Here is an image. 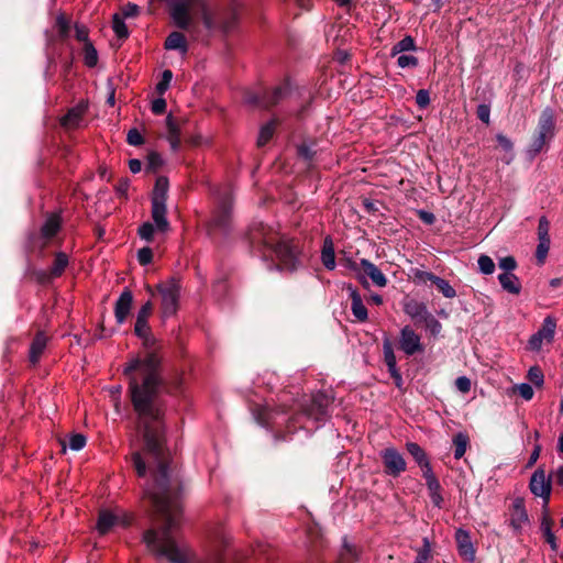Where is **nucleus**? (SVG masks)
Returning a JSON list of instances; mask_svg holds the SVG:
<instances>
[{
  "instance_id": "1",
  "label": "nucleus",
  "mask_w": 563,
  "mask_h": 563,
  "mask_svg": "<svg viewBox=\"0 0 563 563\" xmlns=\"http://www.w3.org/2000/svg\"><path fill=\"white\" fill-rule=\"evenodd\" d=\"M555 135V115L553 109L545 108L539 118L537 130L529 145L528 153L531 157L540 154Z\"/></svg>"
},
{
  "instance_id": "2",
  "label": "nucleus",
  "mask_w": 563,
  "mask_h": 563,
  "mask_svg": "<svg viewBox=\"0 0 563 563\" xmlns=\"http://www.w3.org/2000/svg\"><path fill=\"white\" fill-rule=\"evenodd\" d=\"M333 396L324 391L313 394L310 400L301 406L302 413L317 422H323L331 417Z\"/></svg>"
},
{
  "instance_id": "3",
  "label": "nucleus",
  "mask_w": 563,
  "mask_h": 563,
  "mask_svg": "<svg viewBox=\"0 0 563 563\" xmlns=\"http://www.w3.org/2000/svg\"><path fill=\"white\" fill-rule=\"evenodd\" d=\"M268 269L294 271L298 264V249H261Z\"/></svg>"
},
{
  "instance_id": "4",
  "label": "nucleus",
  "mask_w": 563,
  "mask_h": 563,
  "mask_svg": "<svg viewBox=\"0 0 563 563\" xmlns=\"http://www.w3.org/2000/svg\"><path fill=\"white\" fill-rule=\"evenodd\" d=\"M180 280L173 277L157 285V290L162 296V312L164 317L174 316L178 310L180 297Z\"/></svg>"
},
{
  "instance_id": "5",
  "label": "nucleus",
  "mask_w": 563,
  "mask_h": 563,
  "mask_svg": "<svg viewBox=\"0 0 563 563\" xmlns=\"http://www.w3.org/2000/svg\"><path fill=\"white\" fill-rule=\"evenodd\" d=\"M202 0H165L169 8V15L174 24L180 30H189L194 19L191 9Z\"/></svg>"
},
{
  "instance_id": "6",
  "label": "nucleus",
  "mask_w": 563,
  "mask_h": 563,
  "mask_svg": "<svg viewBox=\"0 0 563 563\" xmlns=\"http://www.w3.org/2000/svg\"><path fill=\"white\" fill-rule=\"evenodd\" d=\"M132 516L122 509H102L99 511L96 528L100 534L104 536L114 527H129L132 523Z\"/></svg>"
},
{
  "instance_id": "7",
  "label": "nucleus",
  "mask_w": 563,
  "mask_h": 563,
  "mask_svg": "<svg viewBox=\"0 0 563 563\" xmlns=\"http://www.w3.org/2000/svg\"><path fill=\"white\" fill-rule=\"evenodd\" d=\"M63 211L56 210L45 212L43 216V222L40 227V236L45 242L59 241V235L63 232Z\"/></svg>"
},
{
  "instance_id": "8",
  "label": "nucleus",
  "mask_w": 563,
  "mask_h": 563,
  "mask_svg": "<svg viewBox=\"0 0 563 563\" xmlns=\"http://www.w3.org/2000/svg\"><path fill=\"white\" fill-rule=\"evenodd\" d=\"M529 489L534 496L542 498V510L549 509L552 490L551 476L547 477L542 467L537 468L531 475Z\"/></svg>"
},
{
  "instance_id": "9",
  "label": "nucleus",
  "mask_w": 563,
  "mask_h": 563,
  "mask_svg": "<svg viewBox=\"0 0 563 563\" xmlns=\"http://www.w3.org/2000/svg\"><path fill=\"white\" fill-rule=\"evenodd\" d=\"M384 472L391 477H398L407 470L404 456L395 448H386L380 452Z\"/></svg>"
},
{
  "instance_id": "10",
  "label": "nucleus",
  "mask_w": 563,
  "mask_h": 563,
  "mask_svg": "<svg viewBox=\"0 0 563 563\" xmlns=\"http://www.w3.org/2000/svg\"><path fill=\"white\" fill-rule=\"evenodd\" d=\"M398 346L407 356H412L424 351L420 335L409 325L401 329Z\"/></svg>"
},
{
  "instance_id": "11",
  "label": "nucleus",
  "mask_w": 563,
  "mask_h": 563,
  "mask_svg": "<svg viewBox=\"0 0 563 563\" xmlns=\"http://www.w3.org/2000/svg\"><path fill=\"white\" fill-rule=\"evenodd\" d=\"M247 242L253 246H282L275 244L271 230L262 222H254L246 232Z\"/></svg>"
},
{
  "instance_id": "12",
  "label": "nucleus",
  "mask_w": 563,
  "mask_h": 563,
  "mask_svg": "<svg viewBox=\"0 0 563 563\" xmlns=\"http://www.w3.org/2000/svg\"><path fill=\"white\" fill-rule=\"evenodd\" d=\"M153 311V303L152 301H146L139 310L136 316V321L134 325V333L141 338L144 339L145 344H148V341L151 339V328L148 325V317L152 314Z\"/></svg>"
},
{
  "instance_id": "13",
  "label": "nucleus",
  "mask_w": 563,
  "mask_h": 563,
  "mask_svg": "<svg viewBox=\"0 0 563 563\" xmlns=\"http://www.w3.org/2000/svg\"><path fill=\"white\" fill-rule=\"evenodd\" d=\"M455 542L457 547L459 555L466 562L473 563L475 561V548L471 540L468 531L459 528L455 531Z\"/></svg>"
},
{
  "instance_id": "14",
  "label": "nucleus",
  "mask_w": 563,
  "mask_h": 563,
  "mask_svg": "<svg viewBox=\"0 0 563 563\" xmlns=\"http://www.w3.org/2000/svg\"><path fill=\"white\" fill-rule=\"evenodd\" d=\"M510 511V527L516 533H519L522 526L528 522L529 517L525 506V499L517 497L514 499Z\"/></svg>"
},
{
  "instance_id": "15",
  "label": "nucleus",
  "mask_w": 563,
  "mask_h": 563,
  "mask_svg": "<svg viewBox=\"0 0 563 563\" xmlns=\"http://www.w3.org/2000/svg\"><path fill=\"white\" fill-rule=\"evenodd\" d=\"M196 5L200 9L201 20L207 30L212 31L217 27H220L224 32H229L233 27L235 20L234 16L230 21H225L219 24L214 14L210 11L206 0L198 2Z\"/></svg>"
},
{
  "instance_id": "16",
  "label": "nucleus",
  "mask_w": 563,
  "mask_h": 563,
  "mask_svg": "<svg viewBox=\"0 0 563 563\" xmlns=\"http://www.w3.org/2000/svg\"><path fill=\"white\" fill-rule=\"evenodd\" d=\"M88 110V102L81 100L75 107L70 108L67 113L60 118V125L65 129H77Z\"/></svg>"
},
{
  "instance_id": "17",
  "label": "nucleus",
  "mask_w": 563,
  "mask_h": 563,
  "mask_svg": "<svg viewBox=\"0 0 563 563\" xmlns=\"http://www.w3.org/2000/svg\"><path fill=\"white\" fill-rule=\"evenodd\" d=\"M48 340L49 338L44 331L40 330L35 333L29 350V362L32 366H36L40 363Z\"/></svg>"
},
{
  "instance_id": "18",
  "label": "nucleus",
  "mask_w": 563,
  "mask_h": 563,
  "mask_svg": "<svg viewBox=\"0 0 563 563\" xmlns=\"http://www.w3.org/2000/svg\"><path fill=\"white\" fill-rule=\"evenodd\" d=\"M133 303V294L129 288H124L114 305V317L119 324H122L130 314Z\"/></svg>"
},
{
  "instance_id": "19",
  "label": "nucleus",
  "mask_w": 563,
  "mask_h": 563,
  "mask_svg": "<svg viewBox=\"0 0 563 563\" xmlns=\"http://www.w3.org/2000/svg\"><path fill=\"white\" fill-rule=\"evenodd\" d=\"M232 207L229 202H223L218 210L213 213L209 228L210 230L219 229L221 231L228 230L231 223Z\"/></svg>"
},
{
  "instance_id": "20",
  "label": "nucleus",
  "mask_w": 563,
  "mask_h": 563,
  "mask_svg": "<svg viewBox=\"0 0 563 563\" xmlns=\"http://www.w3.org/2000/svg\"><path fill=\"white\" fill-rule=\"evenodd\" d=\"M290 92V85L285 81L280 86L275 87L272 91L263 92V109H269L278 104L284 100Z\"/></svg>"
},
{
  "instance_id": "21",
  "label": "nucleus",
  "mask_w": 563,
  "mask_h": 563,
  "mask_svg": "<svg viewBox=\"0 0 563 563\" xmlns=\"http://www.w3.org/2000/svg\"><path fill=\"white\" fill-rule=\"evenodd\" d=\"M553 525H554V521L549 514V509L542 510L540 530L543 534L544 541L550 544L551 550L553 552H556L559 549V544L556 542V537L552 531Z\"/></svg>"
},
{
  "instance_id": "22",
  "label": "nucleus",
  "mask_w": 563,
  "mask_h": 563,
  "mask_svg": "<svg viewBox=\"0 0 563 563\" xmlns=\"http://www.w3.org/2000/svg\"><path fill=\"white\" fill-rule=\"evenodd\" d=\"M349 290H350V296L352 299L351 310H352L353 316L356 318V320H358L361 322L366 321L367 317H368L367 308L363 303L361 295L352 286H349Z\"/></svg>"
},
{
  "instance_id": "23",
  "label": "nucleus",
  "mask_w": 563,
  "mask_h": 563,
  "mask_svg": "<svg viewBox=\"0 0 563 563\" xmlns=\"http://www.w3.org/2000/svg\"><path fill=\"white\" fill-rule=\"evenodd\" d=\"M164 48L167 51H179L181 54L188 52L186 36L178 31L172 32L164 42Z\"/></svg>"
},
{
  "instance_id": "24",
  "label": "nucleus",
  "mask_w": 563,
  "mask_h": 563,
  "mask_svg": "<svg viewBox=\"0 0 563 563\" xmlns=\"http://www.w3.org/2000/svg\"><path fill=\"white\" fill-rule=\"evenodd\" d=\"M166 126H167V140L170 144V147L174 152H177L180 147V128L178 122L174 119L172 114H168L166 118Z\"/></svg>"
},
{
  "instance_id": "25",
  "label": "nucleus",
  "mask_w": 563,
  "mask_h": 563,
  "mask_svg": "<svg viewBox=\"0 0 563 563\" xmlns=\"http://www.w3.org/2000/svg\"><path fill=\"white\" fill-rule=\"evenodd\" d=\"M152 219L157 231L165 232L168 229L165 203L152 202Z\"/></svg>"
},
{
  "instance_id": "26",
  "label": "nucleus",
  "mask_w": 563,
  "mask_h": 563,
  "mask_svg": "<svg viewBox=\"0 0 563 563\" xmlns=\"http://www.w3.org/2000/svg\"><path fill=\"white\" fill-rule=\"evenodd\" d=\"M361 265L363 267L365 275L368 276L376 286H386L387 278L376 265H374L367 260H362Z\"/></svg>"
},
{
  "instance_id": "27",
  "label": "nucleus",
  "mask_w": 563,
  "mask_h": 563,
  "mask_svg": "<svg viewBox=\"0 0 563 563\" xmlns=\"http://www.w3.org/2000/svg\"><path fill=\"white\" fill-rule=\"evenodd\" d=\"M498 280L504 290L512 295H519L521 291V283L519 278L512 273H501L498 275Z\"/></svg>"
},
{
  "instance_id": "28",
  "label": "nucleus",
  "mask_w": 563,
  "mask_h": 563,
  "mask_svg": "<svg viewBox=\"0 0 563 563\" xmlns=\"http://www.w3.org/2000/svg\"><path fill=\"white\" fill-rule=\"evenodd\" d=\"M168 187H169V183H168L167 177H165V176L157 177V179L155 181L154 189H153L152 202L166 205Z\"/></svg>"
},
{
  "instance_id": "29",
  "label": "nucleus",
  "mask_w": 563,
  "mask_h": 563,
  "mask_svg": "<svg viewBox=\"0 0 563 563\" xmlns=\"http://www.w3.org/2000/svg\"><path fill=\"white\" fill-rule=\"evenodd\" d=\"M69 260L68 255L64 252H56L54 254V261L52 266L48 268L51 272V276L58 278L60 277L66 267L68 266Z\"/></svg>"
},
{
  "instance_id": "30",
  "label": "nucleus",
  "mask_w": 563,
  "mask_h": 563,
  "mask_svg": "<svg viewBox=\"0 0 563 563\" xmlns=\"http://www.w3.org/2000/svg\"><path fill=\"white\" fill-rule=\"evenodd\" d=\"M426 485H427L429 497L431 499L432 505L434 507L441 509L444 504V498L442 496V486H441L439 479L430 481L429 483H426Z\"/></svg>"
},
{
  "instance_id": "31",
  "label": "nucleus",
  "mask_w": 563,
  "mask_h": 563,
  "mask_svg": "<svg viewBox=\"0 0 563 563\" xmlns=\"http://www.w3.org/2000/svg\"><path fill=\"white\" fill-rule=\"evenodd\" d=\"M452 442L454 446V459H462L470 446V437L464 432H459L454 434Z\"/></svg>"
},
{
  "instance_id": "32",
  "label": "nucleus",
  "mask_w": 563,
  "mask_h": 563,
  "mask_svg": "<svg viewBox=\"0 0 563 563\" xmlns=\"http://www.w3.org/2000/svg\"><path fill=\"white\" fill-rule=\"evenodd\" d=\"M556 329V320L553 317L548 316L539 329L538 333L541 335L547 342H552L554 339Z\"/></svg>"
},
{
  "instance_id": "33",
  "label": "nucleus",
  "mask_w": 563,
  "mask_h": 563,
  "mask_svg": "<svg viewBox=\"0 0 563 563\" xmlns=\"http://www.w3.org/2000/svg\"><path fill=\"white\" fill-rule=\"evenodd\" d=\"M384 361L388 368V372H395L397 367V361L394 353L393 344L388 339L383 342Z\"/></svg>"
},
{
  "instance_id": "34",
  "label": "nucleus",
  "mask_w": 563,
  "mask_h": 563,
  "mask_svg": "<svg viewBox=\"0 0 563 563\" xmlns=\"http://www.w3.org/2000/svg\"><path fill=\"white\" fill-rule=\"evenodd\" d=\"M406 449L419 466L429 462L426 451L416 442H407Z\"/></svg>"
},
{
  "instance_id": "35",
  "label": "nucleus",
  "mask_w": 563,
  "mask_h": 563,
  "mask_svg": "<svg viewBox=\"0 0 563 563\" xmlns=\"http://www.w3.org/2000/svg\"><path fill=\"white\" fill-rule=\"evenodd\" d=\"M361 206L363 207L364 211L371 216L382 214V210L385 209V206L382 201L373 200L367 197L361 198Z\"/></svg>"
},
{
  "instance_id": "36",
  "label": "nucleus",
  "mask_w": 563,
  "mask_h": 563,
  "mask_svg": "<svg viewBox=\"0 0 563 563\" xmlns=\"http://www.w3.org/2000/svg\"><path fill=\"white\" fill-rule=\"evenodd\" d=\"M276 125H277V121L272 120L261 128L258 139H257L258 146H264L269 142V140L274 135Z\"/></svg>"
},
{
  "instance_id": "37",
  "label": "nucleus",
  "mask_w": 563,
  "mask_h": 563,
  "mask_svg": "<svg viewBox=\"0 0 563 563\" xmlns=\"http://www.w3.org/2000/svg\"><path fill=\"white\" fill-rule=\"evenodd\" d=\"M112 29L119 40H126L129 37V30L124 23V19L120 13H115L112 16Z\"/></svg>"
},
{
  "instance_id": "38",
  "label": "nucleus",
  "mask_w": 563,
  "mask_h": 563,
  "mask_svg": "<svg viewBox=\"0 0 563 563\" xmlns=\"http://www.w3.org/2000/svg\"><path fill=\"white\" fill-rule=\"evenodd\" d=\"M416 43L412 36L406 35L402 40L397 42L391 48V56H396L402 52L415 51Z\"/></svg>"
},
{
  "instance_id": "39",
  "label": "nucleus",
  "mask_w": 563,
  "mask_h": 563,
  "mask_svg": "<svg viewBox=\"0 0 563 563\" xmlns=\"http://www.w3.org/2000/svg\"><path fill=\"white\" fill-rule=\"evenodd\" d=\"M357 559L358 555L356 549L344 541L343 548L338 559V563H354L357 561Z\"/></svg>"
},
{
  "instance_id": "40",
  "label": "nucleus",
  "mask_w": 563,
  "mask_h": 563,
  "mask_svg": "<svg viewBox=\"0 0 563 563\" xmlns=\"http://www.w3.org/2000/svg\"><path fill=\"white\" fill-rule=\"evenodd\" d=\"M549 230H550L549 221L547 220L545 217H541L539 220V225H538V238H539L538 246H549V244H550Z\"/></svg>"
},
{
  "instance_id": "41",
  "label": "nucleus",
  "mask_w": 563,
  "mask_h": 563,
  "mask_svg": "<svg viewBox=\"0 0 563 563\" xmlns=\"http://www.w3.org/2000/svg\"><path fill=\"white\" fill-rule=\"evenodd\" d=\"M84 62L89 68L95 67L98 63V53L91 42H87L84 45Z\"/></svg>"
},
{
  "instance_id": "42",
  "label": "nucleus",
  "mask_w": 563,
  "mask_h": 563,
  "mask_svg": "<svg viewBox=\"0 0 563 563\" xmlns=\"http://www.w3.org/2000/svg\"><path fill=\"white\" fill-rule=\"evenodd\" d=\"M287 412H288V407L284 404L275 406V407L266 405L263 408L262 420L264 423H268L269 420L274 419L275 415L287 413Z\"/></svg>"
},
{
  "instance_id": "43",
  "label": "nucleus",
  "mask_w": 563,
  "mask_h": 563,
  "mask_svg": "<svg viewBox=\"0 0 563 563\" xmlns=\"http://www.w3.org/2000/svg\"><path fill=\"white\" fill-rule=\"evenodd\" d=\"M163 158L157 152H150L146 157L145 169L150 173H157L159 168L163 166Z\"/></svg>"
},
{
  "instance_id": "44",
  "label": "nucleus",
  "mask_w": 563,
  "mask_h": 563,
  "mask_svg": "<svg viewBox=\"0 0 563 563\" xmlns=\"http://www.w3.org/2000/svg\"><path fill=\"white\" fill-rule=\"evenodd\" d=\"M30 276L40 285H48L55 279V277L51 276L49 269H33Z\"/></svg>"
},
{
  "instance_id": "45",
  "label": "nucleus",
  "mask_w": 563,
  "mask_h": 563,
  "mask_svg": "<svg viewBox=\"0 0 563 563\" xmlns=\"http://www.w3.org/2000/svg\"><path fill=\"white\" fill-rule=\"evenodd\" d=\"M434 286L438 288V290L449 299H452L456 296L455 289L450 285V283L441 277L437 279L434 283Z\"/></svg>"
},
{
  "instance_id": "46",
  "label": "nucleus",
  "mask_w": 563,
  "mask_h": 563,
  "mask_svg": "<svg viewBox=\"0 0 563 563\" xmlns=\"http://www.w3.org/2000/svg\"><path fill=\"white\" fill-rule=\"evenodd\" d=\"M479 271L485 275H490L495 271L494 261L487 255H481L478 258Z\"/></svg>"
},
{
  "instance_id": "47",
  "label": "nucleus",
  "mask_w": 563,
  "mask_h": 563,
  "mask_svg": "<svg viewBox=\"0 0 563 563\" xmlns=\"http://www.w3.org/2000/svg\"><path fill=\"white\" fill-rule=\"evenodd\" d=\"M56 27L58 31L59 36L64 40L69 35L70 25L69 21L64 14H59L56 18Z\"/></svg>"
},
{
  "instance_id": "48",
  "label": "nucleus",
  "mask_w": 563,
  "mask_h": 563,
  "mask_svg": "<svg viewBox=\"0 0 563 563\" xmlns=\"http://www.w3.org/2000/svg\"><path fill=\"white\" fill-rule=\"evenodd\" d=\"M528 379L536 385L537 387H540L543 385L544 375L539 366H532L528 371Z\"/></svg>"
},
{
  "instance_id": "49",
  "label": "nucleus",
  "mask_w": 563,
  "mask_h": 563,
  "mask_svg": "<svg viewBox=\"0 0 563 563\" xmlns=\"http://www.w3.org/2000/svg\"><path fill=\"white\" fill-rule=\"evenodd\" d=\"M334 250L335 249H322L321 261L328 269H333L335 267Z\"/></svg>"
},
{
  "instance_id": "50",
  "label": "nucleus",
  "mask_w": 563,
  "mask_h": 563,
  "mask_svg": "<svg viewBox=\"0 0 563 563\" xmlns=\"http://www.w3.org/2000/svg\"><path fill=\"white\" fill-rule=\"evenodd\" d=\"M244 102L250 106H255L263 108V93H257L254 91H245L243 96Z\"/></svg>"
},
{
  "instance_id": "51",
  "label": "nucleus",
  "mask_w": 563,
  "mask_h": 563,
  "mask_svg": "<svg viewBox=\"0 0 563 563\" xmlns=\"http://www.w3.org/2000/svg\"><path fill=\"white\" fill-rule=\"evenodd\" d=\"M156 227L151 222H145L139 228V235L146 242H152Z\"/></svg>"
},
{
  "instance_id": "52",
  "label": "nucleus",
  "mask_w": 563,
  "mask_h": 563,
  "mask_svg": "<svg viewBox=\"0 0 563 563\" xmlns=\"http://www.w3.org/2000/svg\"><path fill=\"white\" fill-rule=\"evenodd\" d=\"M173 79V73L170 69H165L162 74V79L159 80V82L156 85V90L158 93H164L168 87H169V84Z\"/></svg>"
},
{
  "instance_id": "53",
  "label": "nucleus",
  "mask_w": 563,
  "mask_h": 563,
  "mask_svg": "<svg viewBox=\"0 0 563 563\" xmlns=\"http://www.w3.org/2000/svg\"><path fill=\"white\" fill-rule=\"evenodd\" d=\"M87 439L81 433H74L69 438L68 445L74 451H79L86 445Z\"/></svg>"
},
{
  "instance_id": "54",
  "label": "nucleus",
  "mask_w": 563,
  "mask_h": 563,
  "mask_svg": "<svg viewBox=\"0 0 563 563\" xmlns=\"http://www.w3.org/2000/svg\"><path fill=\"white\" fill-rule=\"evenodd\" d=\"M431 559V547L428 538L423 539V545L418 550L415 561L428 562Z\"/></svg>"
},
{
  "instance_id": "55",
  "label": "nucleus",
  "mask_w": 563,
  "mask_h": 563,
  "mask_svg": "<svg viewBox=\"0 0 563 563\" xmlns=\"http://www.w3.org/2000/svg\"><path fill=\"white\" fill-rule=\"evenodd\" d=\"M397 65L400 68H406V67L415 68L418 66V58L412 55H400L397 59Z\"/></svg>"
},
{
  "instance_id": "56",
  "label": "nucleus",
  "mask_w": 563,
  "mask_h": 563,
  "mask_svg": "<svg viewBox=\"0 0 563 563\" xmlns=\"http://www.w3.org/2000/svg\"><path fill=\"white\" fill-rule=\"evenodd\" d=\"M126 142L133 146H140L144 143V139L137 129H131L126 135Z\"/></svg>"
},
{
  "instance_id": "57",
  "label": "nucleus",
  "mask_w": 563,
  "mask_h": 563,
  "mask_svg": "<svg viewBox=\"0 0 563 563\" xmlns=\"http://www.w3.org/2000/svg\"><path fill=\"white\" fill-rule=\"evenodd\" d=\"M477 118L485 124L490 122V107L488 104H479L476 109Z\"/></svg>"
},
{
  "instance_id": "58",
  "label": "nucleus",
  "mask_w": 563,
  "mask_h": 563,
  "mask_svg": "<svg viewBox=\"0 0 563 563\" xmlns=\"http://www.w3.org/2000/svg\"><path fill=\"white\" fill-rule=\"evenodd\" d=\"M415 277H416V279H418L421 283L431 282L433 285L437 282V279L439 278V276L434 275L431 272H426V271H420V269H417L415 272Z\"/></svg>"
},
{
  "instance_id": "59",
  "label": "nucleus",
  "mask_w": 563,
  "mask_h": 563,
  "mask_svg": "<svg viewBox=\"0 0 563 563\" xmlns=\"http://www.w3.org/2000/svg\"><path fill=\"white\" fill-rule=\"evenodd\" d=\"M455 387L463 394H467L471 390V379L466 376H460L455 379Z\"/></svg>"
},
{
  "instance_id": "60",
  "label": "nucleus",
  "mask_w": 563,
  "mask_h": 563,
  "mask_svg": "<svg viewBox=\"0 0 563 563\" xmlns=\"http://www.w3.org/2000/svg\"><path fill=\"white\" fill-rule=\"evenodd\" d=\"M153 260L152 249H139L137 261L141 265L145 266Z\"/></svg>"
},
{
  "instance_id": "61",
  "label": "nucleus",
  "mask_w": 563,
  "mask_h": 563,
  "mask_svg": "<svg viewBox=\"0 0 563 563\" xmlns=\"http://www.w3.org/2000/svg\"><path fill=\"white\" fill-rule=\"evenodd\" d=\"M416 102L419 108H427L430 104V95L426 89H420L416 95Z\"/></svg>"
},
{
  "instance_id": "62",
  "label": "nucleus",
  "mask_w": 563,
  "mask_h": 563,
  "mask_svg": "<svg viewBox=\"0 0 563 563\" xmlns=\"http://www.w3.org/2000/svg\"><path fill=\"white\" fill-rule=\"evenodd\" d=\"M499 267L504 273H511L517 267V262L512 256H506L499 261Z\"/></svg>"
},
{
  "instance_id": "63",
  "label": "nucleus",
  "mask_w": 563,
  "mask_h": 563,
  "mask_svg": "<svg viewBox=\"0 0 563 563\" xmlns=\"http://www.w3.org/2000/svg\"><path fill=\"white\" fill-rule=\"evenodd\" d=\"M139 13H140V8L136 4L128 3L122 8V12L120 13V15L122 16V19H125V18H134V16L139 15Z\"/></svg>"
},
{
  "instance_id": "64",
  "label": "nucleus",
  "mask_w": 563,
  "mask_h": 563,
  "mask_svg": "<svg viewBox=\"0 0 563 563\" xmlns=\"http://www.w3.org/2000/svg\"><path fill=\"white\" fill-rule=\"evenodd\" d=\"M496 140L498 142V145L507 153H511L514 148V144L510 139H508L503 133H498L496 135Z\"/></svg>"
}]
</instances>
